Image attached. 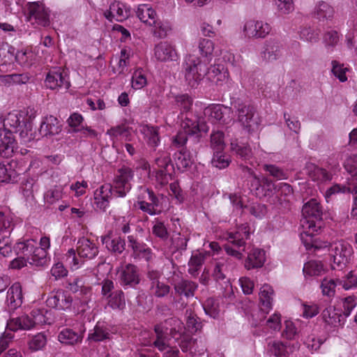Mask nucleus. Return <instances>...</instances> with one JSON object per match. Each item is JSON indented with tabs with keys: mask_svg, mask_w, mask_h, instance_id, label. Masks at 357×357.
<instances>
[{
	"mask_svg": "<svg viewBox=\"0 0 357 357\" xmlns=\"http://www.w3.org/2000/svg\"><path fill=\"white\" fill-rule=\"evenodd\" d=\"M301 225L303 231L301 239L307 250L314 248L319 250L328 247L327 243L320 244L313 236L321 230L323 222V207L317 199L312 198L307 202L302 208Z\"/></svg>",
	"mask_w": 357,
	"mask_h": 357,
	"instance_id": "nucleus-1",
	"label": "nucleus"
},
{
	"mask_svg": "<svg viewBox=\"0 0 357 357\" xmlns=\"http://www.w3.org/2000/svg\"><path fill=\"white\" fill-rule=\"evenodd\" d=\"M181 127L183 129L172 138V146L181 149L187 143L188 137L193 138L195 143H198L202 137V133L208 131V127L203 121L191 119L188 116L183 120Z\"/></svg>",
	"mask_w": 357,
	"mask_h": 357,
	"instance_id": "nucleus-2",
	"label": "nucleus"
},
{
	"mask_svg": "<svg viewBox=\"0 0 357 357\" xmlns=\"http://www.w3.org/2000/svg\"><path fill=\"white\" fill-rule=\"evenodd\" d=\"M4 130L8 135L18 133L21 140L26 143L33 139L32 123L30 117L24 112H13L3 119Z\"/></svg>",
	"mask_w": 357,
	"mask_h": 357,
	"instance_id": "nucleus-3",
	"label": "nucleus"
},
{
	"mask_svg": "<svg viewBox=\"0 0 357 357\" xmlns=\"http://www.w3.org/2000/svg\"><path fill=\"white\" fill-rule=\"evenodd\" d=\"M237 116V121L248 132L257 131L261 123L255 107L251 104L237 99L232 102Z\"/></svg>",
	"mask_w": 357,
	"mask_h": 357,
	"instance_id": "nucleus-4",
	"label": "nucleus"
},
{
	"mask_svg": "<svg viewBox=\"0 0 357 357\" xmlns=\"http://www.w3.org/2000/svg\"><path fill=\"white\" fill-rule=\"evenodd\" d=\"M76 252L79 258L93 259L99 253L96 243L88 238L82 237L77 243L76 250L70 249L66 254V261L72 269H77L82 264V261L76 257Z\"/></svg>",
	"mask_w": 357,
	"mask_h": 357,
	"instance_id": "nucleus-5",
	"label": "nucleus"
},
{
	"mask_svg": "<svg viewBox=\"0 0 357 357\" xmlns=\"http://www.w3.org/2000/svg\"><path fill=\"white\" fill-rule=\"evenodd\" d=\"M206 60L193 54L188 55L183 63L184 77L188 84L196 87L206 74Z\"/></svg>",
	"mask_w": 357,
	"mask_h": 357,
	"instance_id": "nucleus-6",
	"label": "nucleus"
},
{
	"mask_svg": "<svg viewBox=\"0 0 357 357\" xmlns=\"http://www.w3.org/2000/svg\"><path fill=\"white\" fill-rule=\"evenodd\" d=\"M250 234V228L248 225H241L237 227L236 231L229 232L227 234V240L229 243H231L238 250H236L230 245L226 244L224 245V249L227 254L237 259H242L243 253L240 249L243 248L242 250L244 251L245 240L249 238Z\"/></svg>",
	"mask_w": 357,
	"mask_h": 357,
	"instance_id": "nucleus-7",
	"label": "nucleus"
},
{
	"mask_svg": "<svg viewBox=\"0 0 357 357\" xmlns=\"http://www.w3.org/2000/svg\"><path fill=\"white\" fill-rule=\"evenodd\" d=\"M134 172L129 167H123L116 172L112 187L115 197H124L131 189L130 181Z\"/></svg>",
	"mask_w": 357,
	"mask_h": 357,
	"instance_id": "nucleus-8",
	"label": "nucleus"
},
{
	"mask_svg": "<svg viewBox=\"0 0 357 357\" xmlns=\"http://www.w3.org/2000/svg\"><path fill=\"white\" fill-rule=\"evenodd\" d=\"M331 246L333 258L332 268L342 270L350 261L353 253L352 247L343 241L334 243Z\"/></svg>",
	"mask_w": 357,
	"mask_h": 357,
	"instance_id": "nucleus-9",
	"label": "nucleus"
},
{
	"mask_svg": "<svg viewBox=\"0 0 357 357\" xmlns=\"http://www.w3.org/2000/svg\"><path fill=\"white\" fill-rule=\"evenodd\" d=\"M29 21L38 25L46 26L50 24L49 13L41 1L29 2L28 4Z\"/></svg>",
	"mask_w": 357,
	"mask_h": 357,
	"instance_id": "nucleus-10",
	"label": "nucleus"
},
{
	"mask_svg": "<svg viewBox=\"0 0 357 357\" xmlns=\"http://www.w3.org/2000/svg\"><path fill=\"white\" fill-rule=\"evenodd\" d=\"M271 31V26L268 23L262 21L249 20L243 26V32L248 38H263Z\"/></svg>",
	"mask_w": 357,
	"mask_h": 357,
	"instance_id": "nucleus-11",
	"label": "nucleus"
},
{
	"mask_svg": "<svg viewBox=\"0 0 357 357\" xmlns=\"http://www.w3.org/2000/svg\"><path fill=\"white\" fill-rule=\"evenodd\" d=\"M119 282L125 287H135L139 283L138 268L136 266L128 264L119 272Z\"/></svg>",
	"mask_w": 357,
	"mask_h": 357,
	"instance_id": "nucleus-12",
	"label": "nucleus"
},
{
	"mask_svg": "<svg viewBox=\"0 0 357 357\" xmlns=\"http://www.w3.org/2000/svg\"><path fill=\"white\" fill-rule=\"evenodd\" d=\"M114 197V192L109 184H105L100 186L94 192V204L97 208L105 211L109 206V199Z\"/></svg>",
	"mask_w": 357,
	"mask_h": 357,
	"instance_id": "nucleus-13",
	"label": "nucleus"
},
{
	"mask_svg": "<svg viewBox=\"0 0 357 357\" xmlns=\"http://www.w3.org/2000/svg\"><path fill=\"white\" fill-rule=\"evenodd\" d=\"M45 85L47 88L54 90L59 88L68 89L70 86V82L63 75V73L59 70H51L48 73L45 79Z\"/></svg>",
	"mask_w": 357,
	"mask_h": 357,
	"instance_id": "nucleus-14",
	"label": "nucleus"
},
{
	"mask_svg": "<svg viewBox=\"0 0 357 357\" xmlns=\"http://www.w3.org/2000/svg\"><path fill=\"white\" fill-rule=\"evenodd\" d=\"M18 155V146L15 139L12 134L5 133L1 139L0 143V156L5 158H9L13 156Z\"/></svg>",
	"mask_w": 357,
	"mask_h": 357,
	"instance_id": "nucleus-15",
	"label": "nucleus"
},
{
	"mask_svg": "<svg viewBox=\"0 0 357 357\" xmlns=\"http://www.w3.org/2000/svg\"><path fill=\"white\" fill-rule=\"evenodd\" d=\"M17 163L14 160L6 164L0 162V183H15L17 181L20 172L15 169Z\"/></svg>",
	"mask_w": 357,
	"mask_h": 357,
	"instance_id": "nucleus-16",
	"label": "nucleus"
},
{
	"mask_svg": "<svg viewBox=\"0 0 357 357\" xmlns=\"http://www.w3.org/2000/svg\"><path fill=\"white\" fill-rule=\"evenodd\" d=\"M154 54L160 61H176L178 59L176 50L167 42H161L155 45Z\"/></svg>",
	"mask_w": 357,
	"mask_h": 357,
	"instance_id": "nucleus-17",
	"label": "nucleus"
},
{
	"mask_svg": "<svg viewBox=\"0 0 357 357\" xmlns=\"http://www.w3.org/2000/svg\"><path fill=\"white\" fill-rule=\"evenodd\" d=\"M22 292L20 283H14L7 292L6 303L8 311L15 310L22 304Z\"/></svg>",
	"mask_w": 357,
	"mask_h": 357,
	"instance_id": "nucleus-18",
	"label": "nucleus"
},
{
	"mask_svg": "<svg viewBox=\"0 0 357 357\" xmlns=\"http://www.w3.org/2000/svg\"><path fill=\"white\" fill-rule=\"evenodd\" d=\"M322 318L328 325L333 327L341 326L344 325L345 321L341 310L331 305L323 310Z\"/></svg>",
	"mask_w": 357,
	"mask_h": 357,
	"instance_id": "nucleus-19",
	"label": "nucleus"
},
{
	"mask_svg": "<svg viewBox=\"0 0 357 357\" xmlns=\"http://www.w3.org/2000/svg\"><path fill=\"white\" fill-rule=\"evenodd\" d=\"M205 76H206L209 81L217 85H222L227 80L228 73L223 65L214 64L211 65L210 68L206 66V74Z\"/></svg>",
	"mask_w": 357,
	"mask_h": 357,
	"instance_id": "nucleus-20",
	"label": "nucleus"
},
{
	"mask_svg": "<svg viewBox=\"0 0 357 357\" xmlns=\"http://www.w3.org/2000/svg\"><path fill=\"white\" fill-rule=\"evenodd\" d=\"M61 131V126L59 120L52 115L46 116L43 119L40 128V133L43 136H51L59 134Z\"/></svg>",
	"mask_w": 357,
	"mask_h": 357,
	"instance_id": "nucleus-21",
	"label": "nucleus"
},
{
	"mask_svg": "<svg viewBox=\"0 0 357 357\" xmlns=\"http://www.w3.org/2000/svg\"><path fill=\"white\" fill-rule=\"evenodd\" d=\"M265 261V251L259 248H253L248 255L245 261V267L248 270L259 268L263 266Z\"/></svg>",
	"mask_w": 357,
	"mask_h": 357,
	"instance_id": "nucleus-22",
	"label": "nucleus"
},
{
	"mask_svg": "<svg viewBox=\"0 0 357 357\" xmlns=\"http://www.w3.org/2000/svg\"><path fill=\"white\" fill-rule=\"evenodd\" d=\"M304 171L305 174L314 181L325 182L331 181L332 178V175L326 169L320 168L312 162L306 163Z\"/></svg>",
	"mask_w": 357,
	"mask_h": 357,
	"instance_id": "nucleus-23",
	"label": "nucleus"
},
{
	"mask_svg": "<svg viewBox=\"0 0 357 357\" xmlns=\"http://www.w3.org/2000/svg\"><path fill=\"white\" fill-rule=\"evenodd\" d=\"M227 107L221 105H212L206 107L204 110L205 115H208L212 120L219 122L221 124H228L231 119L229 116H225Z\"/></svg>",
	"mask_w": 357,
	"mask_h": 357,
	"instance_id": "nucleus-24",
	"label": "nucleus"
},
{
	"mask_svg": "<svg viewBox=\"0 0 357 357\" xmlns=\"http://www.w3.org/2000/svg\"><path fill=\"white\" fill-rule=\"evenodd\" d=\"M345 169L351 174L348 179L349 184L353 187L349 189L351 193H357V155H351L347 158L344 162Z\"/></svg>",
	"mask_w": 357,
	"mask_h": 357,
	"instance_id": "nucleus-25",
	"label": "nucleus"
},
{
	"mask_svg": "<svg viewBox=\"0 0 357 357\" xmlns=\"http://www.w3.org/2000/svg\"><path fill=\"white\" fill-rule=\"evenodd\" d=\"M282 46L281 43L275 40H269L266 42L264 50L262 52V57L267 61L277 60L282 55Z\"/></svg>",
	"mask_w": 357,
	"mask_h": 357,
	"instance_id": "nucleus-26",
	"label": "nucleus"
},
{
	"mask_svg": "<svg viewBox=\"0 0 357 357\" xmlns=\"http://www.w3.org/2000/svg\"><path fill=\"white\" fill-rule=\"evenodd\" d=\"M101 241L107 249L114 255H120L126 249L125 239L120 236L111 238L109 235H105L101 236Z\"/></svg>",
	"mask_w": 357,
	"mask_h": 357,
	"instance_id": "nucleus-27",
	"label": "nucleus"
},
{
	"mask_svg": "<svg viewBox=\"0 0 357 357\" xmlns=\"http://www.w3.org/2000/svg\"><path fill=\"white\" fill-rule=\"evenodd\" d=\"M7 327L10 331H17L20 329L29 330L33 327L31 317L23 314L16 318H11L7 322Z\"/></svg>",
	"mask_w": 357,
	"mask_h": 357,
	"instance_id": "nucleus-28",
	"label": "nucleus"
},
{
	"mask_svg": "<svg viewBox=\"0 0 357 357\" xmlns=\"http://www.w3.org/2000/svg\"><path fill=\"white\" fill-rule=\"evenodd\" d=\"M274 291L269 284H264L259 292V300L261 305V310L265 313H268L269 310L272 308V296Z\"/></svg>",
	"mask_w": 357,
	"mask_h": 357,
	"instance_id": "nucleus-29",
	"label": "nucleus"
},
{
	"mask_svg": "<svg viewBox=\"0 0 357 357\" xmlns=\"http://www.w3.org/2000/svg\"><path fill=\"white\" fill-rule=\"evenodd\" d=\"M178 342L183 352L190 351L191 354H195L197 352L202 353L204 351L203 348H199L197 340L192 337L190 335L185 333Z\"/></svg>",
	"mask_w": 357,
	"mask_h": 357,
	"instance_id": "nucleus-30",
	"label": "nucleus"
},
{
	"mask_svg": "<svg viewBox=\"0 0 357 357\" xmlns=\"http://www.w3.org/2000/svg\"><path fill=\"white\" fill-rule=\"evenodd\" d=\"M197 288V284L190 280H183L174 286L176 294L179 296L184 295L185 297H192L195 294V291Z\"/></svg>",
	"mask_w": 357,
	"mask_h": 357,
	"instance_id": "nucleus-31",
	"label": "nucleus"
},
{
	"mask_svg": "<svg viewBox=\"0 0 357 357\" xmlns=\"http://www.w3.org/2000/svg\"><path fill=\"white\" fill-rule=\"evenodd\" d=\"M231 151L236 157L247 161L252 158V152L250 146L247 144L238 143L236 140L232 141L230 144Z\"/></svg>",
	"mask_w": 357,
	"mask_h": 357,
	"instance_id": "nucleus-32",
	"label": "nucleus"
},
{
	"mask_svg": "<svg viewBox=\"0 0 357 357\" xmlns=\"http://www.w3.org/2000/svg\"><path fill=\"white\" fill-rule=\"evenodd\" d=\"M137 15L139 19L144 23L150 26L155 24L156 13L149 5H140L137 9Z\"/></svg>",
	"mask_w": 357,
	"mask_h": 357,
	"instance_id": "nucleus-33",
	"label": "nucleus"
},
{
	"mask_svg": "<svg viewBox=\"0 0 357 357\" xmlns=\"http://www.w3.org/2000/svg\"><path fill=\"white\" fill-rule=\"evenodd\" d=\"M153 168L155 170L174 171L170 153L166 151H159L155 159Z\"/></svg>",
	"mask_w": 357,
	"mask_h": 357,
	"instance_id": "nucleus-34",
	"label": "nucleus"
},
{
	"mask_svg": "<svg viewBox=\"0 0 357 357\" xmlns=\"http://www.w3.org/2000/svg\"><path fill=\"white\" fill-rule=\"evenodd\" d=\"M58 338L63 344L73 345L81 342L83 336L73 329L65 328L59 333Z\"/></svg>",
	"mask_w": 357,
	"mask_h": 357,
	"instance_id": "nucleus-35",
	"label": "nucleus"
},
{
	"mask_svg": "<svg viewBox=\"0 0 357 357\" xmlns=\"http://www.w3.org/2000/svg\"><path fill=\"white\" fill-rule=\"evenodd\" d=\"M141 131L146 138V142L149 146L155 149L158 146L160 137L158 127L145 125L142 126Z\"/></svg>",
	"mask_w": 357,
	"mask_h": 357,
	"instance_id": "nucleus-36",
	"label": "nucleus"
},
{
	"mask_svg": "<svg viewBox=\"0 0 357 357\" xmlns=\"http://www.w3.org/2000/svg\"><path fill=\"white\" fill-rule=\"evenodd\" d=\"M47 250H43L40 248H36L35 246L33 250L30 257L28 259V262L36 266H44L47 264Z\"/></svg>",
	"mask_w": 357,
	"mask_h": 357,
	"instance_id": "nucleus-37",
	"label": "nucleus"
},
{
	"mask_svg": "<svg viewBox=\"0 0 357 357\" xmlns=\"http://www.w3.org/2000/svg\"><path fill=\"white\" fill-rule=\"evenodd\" d=\"M36 245V242L33 240L29 239L24 242L17 243L14 250L17 255L24 257L28 261L31 253H33V250Z\"/></svg>",
	"mask_w": 357,
	"mask_h": 357,
	"instance_id": "nucleus-38",
	"label": "nucleus"
},
{
	"mask_svg": "<svg viewBox=\"0 0 357 357\" xmlns=\"http://www.w3.org/2000/svg\"><path fill=\"white\" fill-rule=\"evenodd\" d=\"M174 161L177 168L180 170H184L191 166L192 160L190 157L189 153L184 149L176 152L174 155Z\"/></svg>",
	"mask_w": 357,
	"mask_h": 357,
	"instance_id": "nucleus-39",
	"label": "nucleus"
},
{
	"mask_svg": "<svg viewBox=\"0 0 357 357\" xmlns=\"http://www.w3.org/2000/svg\"><path fill=\"white\" fill-rule=\"evenodd\" d=\"M199 49L202 55L201 59L206 60V63L209 64L214 50L213 43L209 39H202L199 43Z\"/></svg>",
	"mask_w": 357,
	"mask_h": 357,
	"instance_id": "nucleus-40",
	"label": "nucleus"
},
{
	"mask_svg": "<svg viewBox=\"0 0 357 357\" xmlns=\"http://www.w3.org/2000/svg\"><path fill=\"white\" fill-rule=\"evenodd\" d=\"M108 305L112 309L122 310L126 305L125 297L123 291L116 290L109 296Z\"/></svg>",
	"mask_w": 357,
	"mask_h": 357,
	"instance_id": "nucleus-41",
	"label": "nucleus"
},
{
	"mask_svg": "<svg viewBox=\"0 0 357 357\" xmlns=\"http://www.w3.org/2000/svg\"><path fill=\"white\" fill-rule=\"evenodd\" d=\"M303 271L305 275L313 276L321 275L324 268L321 261L311 260L305 264Z\"/></svg>",
	"mask_w": 357,
	"mask_h": 357,
	"instance_id": "nucleus-42",
	"label": "nucleus"
},
{
	"mask_svg": "<svg viewBox=\"0 0 357 357\" xmlns=\"http://www.w3.org/2000/svg\"><path fill=\"white\" fill-rule=\"evenodd\" d=\"M230 163L229 157L223 153V150L214 151L211 165L220 169L228 167Z\"/></svg>",
	"mask_w": 357,
	"mask_h": 357,
	"instance_id": "nucleus-43",
	"label": "nucleus"
},
{
	"mask_svg": "<svg viewBox=\"0 0 357 357\" xmlns=\"http://www.w3.org/2000/svg\"><path fill=\"white\" fill-rule=\"evenodd\" d=\"M88 338L94 342L103 341L110 338V333L107 328L97 324L93 332L89 333Z\"/></svg>",
	"mask_w": 357,
	"mask_h": 357,
	"instance_id": "nucleus-44",
	"label": "nucleus"
},
{
	"mask_svg": "<svg viewBox=\"0 0 357 357\" xmlns=\"http://www.w3.org/2000/svg\"><path fill=\"white\" fill-rule=\"evenodd\" d=\"M185 316L186 325L191 333H195L202 328V323L198 321V317L191 310H186Z\"/></svg>",
	"mask_w": 357,
	"mask_h": 357,
	"instance_id": "nucleus-45",
	"label": "nucleus"
},
{
	"mask_svg": "<svg viewBox=\"0 0 357 357\" xmlns=\"http://www.w3.org/2000/svg\"><path fill=\"white\" fill-rule=\"evenodd\" d=\"M206 314L211 317L216 318L220 312L219 303L213 298H207L203 304Z\"/></svg>",
	"mask_w": 357,
	"mask_h": 357,
	"instance_id": "nucleus-46",
	"label": "nucleus"
},
{
	"mask_svg": "<svg viewBox=\"0 0 357 357\" xmlns=\"http://www.w3.org/2000/svg\"><path fill=\"white\" fill-rule=\"evenodd\" d=\"M316 15L319 19H331L334 14V10L328 3L321 1L316 7Z\"/></svg>",
	"mask_w": 357,
	"mask_h": 357,
	"instance_id": "nucleus-47",
	"label": "nucleus"
},
{
	"mask_svg": "<svg viewBox=\"0 0 357 357\" xmlns=\"http://www.w3.org/2000/svg\"><path fill=\"white\" fill-rule=\"evenodd\" d=\"M268 351L275 357H286L287 351L286 346L281 342L273 341L268 344Z\"/></svg>",
	"mask_w": 357,
	"mask_h": 357,
	"instance_id": "nucleus-48",
	"label": "nucleus"
},
{
	"mask_svg": "<svg viewBox=\"0 0 357 357\" xmlns=\"http://www.w3.org/2000/svg\"><path fill=\"white\" fill-rule=\"evenodd\" d=\"M224 133L222 131L213 132L211 135V146L214 151L224 150Z\"/></svg>",
	"mask_w": 357,
	"mask_h": 357,
	"instance_id": "nucleus-49",
	"label": "nucleus"
},
{
	"mask_svg": "<svg viewBox=\"0 0 357 357\" xmlns=\"http://www.w3.org/2000/svg\"><path fill=\"white\" fill-rule=\"evenodd\" d=\"M149 290L155 297L163 298L169 293L170 287L162 282H159L152 286H150Z\"/></svg>",
	"mask_w": 357,
	"mask_h": 357,
	"instance_id": "nucleus-50",
	"label": "nucleus"
},
{
	"mask_svg": "<svg viewBox=\"0 0 357 357\" xmlns=\"http://www.w3.org/2000/svg\"><path fill=\"white\" fill-rule=\"evenodd\" d=\"M152 233L156 237L159 238L162 241H166L169 238V232L167 228L165 225L164 222L155 220V222L152 227Z\"/></svg>",
	"mask_w": 357,
	"mask_h": 357,
	"instance_id": "nucleus-51",
	"label": "nucleus"
},
{
	"mask_svg": "<svg viewBox=\"0 0 357 357\" xmlns=\"http://www.w3.org/2000/svg\"><path fill=\"white\" fill-rule=\"evenodd\" d=\"M109 7L110 13L114 15L116 21L121 22L128 17V12L120 2H114L110 4Z\"/></svg>",
	"mask_w": 357,
	"mask_h": 357,
	"instance_id": "nucleus-52",
	"label": "nucleus"
},
{
	"mask_svg": "<svg viewBox=\"0 0 357 357\" xmlns=\"http://www.w3.org/2000/svg\"><path fill=\"white\" fill-rule=\"evenodd\" d=\"M146 77L142 69L136 70L132 77V86L135 89H141L146 85Z\"/></svg>",
	"mask_w": 357,
	"mask_h": 357,
	"instance_id": "nucleus-53",
	"label": "nucleus"
},
{
	"mask_svg": "<svg viewBox=\"0 0 357 357\" xmlns=\"http://www.w3.org/2000/svg\"><path fill=\"white\" fill-rule=\"evenodd\" d=\"M176 102L183 112H188L192 105V99L188 94L177 96Z\"/></svg>",
	"mask_w": 357,
	"mask_h": 357,
	"instance_id": "nucleus-54",
	"label": "nucleus"
},
{
	"mask_svg": "<svg viewBox=\"0 0 357 357\" xmlns=\"http://www.w3.org/2000/svg\"><path fill=\"white\" fill-rule=\"evenodd\" d=\"M337 284H339L337 280H334L324 278L321 284L323 294L328 296H333L335 294V288Z\"/></svg>",
	"mask_w": 357,
	"mask_h": 357,
	"instance_id": "nucleus-55",
	"label": "nucleus"
},
{
	"mask_svg": "<svg viewBox=\"0 0 357 357\" xmlns=\"http://www.w3.org/2000/svg\"><path fill=\"white\" fill-rule=\"evenodd\" d=\"M47 343L46 336L43 333H38L34 335L29 342L31 349L37 351L43 349Z\"/></svg>",
	"mask_w": 357,
	"mask_h": 357,
	"instance_id": "nucleus-56",
	"label": "nucleus"
},
{
	"mask_svg": "<svg viewBox=\"0 0 357 357\" xmlns=\"http://www.w3.org/2000/svg\"><path fill=\"white\" fill-rule=\"evenodd\" d=\"M155 333L156 334V339L153 342L154 347L160 351H165L166 349L169 348V337L165 334L160 333L158 331H155Z\"/></svg>",
	"mask_w": 357,
	"mask_h": 357,
	"instance_id": "nucleus-57",
	"label": "nucleus"
},
{
	"mask_svg": "<svg viewBox=\"0 0 357 357\" xmlns=\"http://www.w3.org/2000/svg\"><path fill=\"white\" fill-rule=\"evenodd\" d=\"M177 318L172 317L166 319L164 322L157 324L154 327V331H158L160 333L165 334L168 336V334L171 331H172V327L174 326V323Z\"/></svg>",
	"mask_w": 357,
	"mask_h": 357,
	"instance_id": "nucleus-58",
	"label": "nucleus"
},
{
	"mask_svg": "<svg viewBox=\"0 0 357 357\" xmlns=\"http://www.w3.org/2000/svg\"><path fill=\"white\" fill-rule=\"evenodd\" d=\"M185 327L183 323L177 318L176 322L172 327V331L169 332L168 336L169 335L171 337L174 338L176 341H178V340L183 336L185 333Z\"/></svg>",
	"mask_w": 357,
	"mask_h": 357,
	"instance_id": "nucleus-59",
	"label": "nucleus"
},
{
	"mask_svg": "<svg viewBox=\"0 0 357 357\" xmlns=\"http://www.w3.org/2000/svg\"><path fill=\"white\" fill-rule=\"evenodd\" d=\"M248 170L250 176L247 185L252 192H255L256 195H258L261 187V180L256 175L253 174V172L250 169L248 168Z\"/></svg>",
	"mask_w": 357,
	"mask_h": 357,
	"instance_id": "nucleus-60",
	"label": "nucleus"
},
{
	"mask_svg": "<svg viewBox=\"0 0 357 357\" xmlns=\"http://www.w3.org/2000/svg\"><path fill=\"white\" fill-rule=\"evenodd\" d=\"M332 73L333 74L339 79L342 82L347 81V77L346 76L347 68H344L342 65L336 61H332Z\"/></svg>",
	"mask_w": 357,
	"mask_h": 357,
	"instance_id": "nucleus-61",
	"label": "nucleus"
},
{
	"mask_svg": "<svg viewBox=\"0 0 357 357\" xmlns=\"http://www.w3.org/2000/svg\"><path fill=\"white\" fill-rule=\"evenodd\" d=\"M356 305V297L354 296H349L344 299L343 302V311L342 314L344 318L349 317L351 312L354 309Z\"/></svg>",
	"mask_w": 357,
	"mask_h": 357,
	"instance_id": "nucleus-62",
	"label": "nucleus"
},
{
	"mask_svg": "<svg viewBox=\"0 0 357 357\" xmlns=\"http://www.w3.org/2000/svg\"><path fill=\"white\" fill-rule=\"evenodd\" d=\"M62 197V191L59 188H54L47 190L45 195L44 199L45 202L50 204L55 203Z\"/></svg>",
	"mask_w": 357,
	"mask_h": 357,
	"instance_id": "nucleus-63",
	"label": "nucleus"
},
{
	"mask_svg": "<svg viewBox=\"0 0 357 357\" xmlns=\"http://www.w3.org/2000/svg\"><path fill=\"white\" fill-rule=\"evenodd\" d=\"M339 285H342L344 289H349L352 287H357V278L350 271L346 276L344 280L337 279Z\"/></svg>",
	"mask_w": 357,
	"mask_h": 357,
	"instance_id": "nucleus-64",
	"label": "nucleus"
}]
</instances>
